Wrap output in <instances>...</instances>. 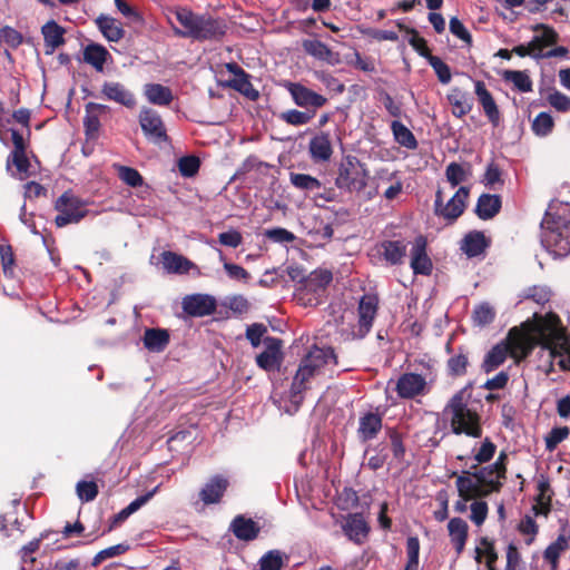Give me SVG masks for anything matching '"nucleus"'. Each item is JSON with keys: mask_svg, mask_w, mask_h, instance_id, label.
Instances as JSON below:
<instances>
[{"mask_svg": "<svg viewBox=\"0 0 570 570\" xmlns=\"http://www.w3.org/2000/svg\"><path fill=\"white\" fill-rule=\"evenodd\" d=\"M537 344L548 351L551 361L562 370L570 368V343L560 326L559 317L554 314L537 317L532 333L518 328L510 330L508 337L487 353L482 368L487 373L494 371L503 364L508 355L520 361L527 357Z\"/></svg>", "mask_w": 570, "mask_h": 570, "instance_id": "nucleus-1", "label": "nucleus"}, {"mask_svg": "<svg viewBox=\"0 0 570 570\" xmlns=\"http://www.w3.org/2000/svg\"><path fill=\"white\" fill-rule=\"evenodd\" d=\"M541 243L554 257L570 254V204L550 203L541 222Z\"/></svg>", "mask_w": 570, "mask_h": 570, "instance_id": "nucleus-2", "label": "nucleus"}, {"mask_svg": "<svg viewBox=\"0 0 570 570\" xmlns=\"http://www.w3.org/2000/svg\"><path fill=\"white\" fill-rule=\"evenodd\" d=\"M175 17L181 28L174 27L176 36L198 41L217 40L226 32L223 19L210 14H198L187 8H176Z\"/></svg>", "mask_w": 570, "mask_h": 570, "instance_id": "nucleus-3", "label": "nucleus"}, {"mask_svg": "<svg viewBox=\"0 0 570 570\" xmlns=\"http://www.w3.org/2000/svg\"><path fill=\"white\" fill-rule=\"evenodd\" d=\"M469 399L470 394L466 389L458 391L450 399L443 413L449 417L454 434L480 438L482 434L480 417L475 411L468 406Z\"/></svg>", "mask_w": 570, "mask_h": 570, "instance_id": "nucleus-4", "label": "nucleus"}, {"mask_svg": "<svg viewBox=\"0 0 570 570\" xmlns=\"http://www.w3.org/2000/svg\"><path fill=\"white\" fill-rule=\"evenodd\" d=\"M330 364H336V356L331 347H314L302 360L291 386V400L295 405L302 402V393L308 380L318 375Z\"/></svg>", "mask_w": 570, "mask_h": 570, "instance_id": "nucleus-5", "label": "nucleus"}, {"mask_svg": "<svg viewBox=\"0 0 570 570\" xmlns=\"http://www.w3.org/2000/svg\"><path fill=\"white\" fill-rule=\"evenodd\" d=\"M368 171L356 157H345L338 167L335 185L350 193L362 191L367 185Z\"/></svg>", "mask_w": 570, "mask_h": 570, "instance_id": "nucleus-6", "label": "nucleus"}, {"mask_svg": "<svg viewBox=\"0 0 570 570\" xmlns=\"http://www.w3.org/2000/svg\"><path fill=\"white\" fill-rule=\"evenodd\" d=\"M332 278L327 269L312 272L296 289L298 302L305 306L317 305Z\"/></svg>", "mask_w": 570, "mask_h": 570, "instance_id": "nucleus-7", "label": "nucleus"}, {"mask_svg": "<svg viewBox=\"0 0 570 570\" xmlns=\"http://www.w3.org/2000/svg\"><path fill=\"white\" fill-rule=\"evenodd\" d=\"M88 203L77 197L70 191L63 193L55 204L58 215L55 223L58 227H65L69 224H77L85 218L89 210L87 209Z\"/></svg>", "mask_w": 570, "mask_h": 570, "instance_id": "nucleus-8", "label": "nucleus"}, {"mask_svg": "<svg viewBox=\"0 0 570 570\" xmlns=\"http://www.w3.org/2000/svg\"><path fill=\"white\" fill-rule=\"evenodd\" d=\"M434 380L435 374L430 368L424 374L404 373L399 377L395 390L402 399H414L426 394Z\"/></svg>", "mask_w": 570, "mask_h": 570, "instance_id": "nucleus-9", "label": "nucleus"}, {"mask_svg": "<svg viewBox=\"0 0 570 570\" xmlns=\"http://www.w3.org/2000/svg\"><path fill=\"white\" fill-rule=\"evenodd\" d=\"M379 299L375 295L365 294L358 303V320L347 335L350 338H363L372 328L377 313Z\"/></svg>", "mask_w": 570, "mask_h": 570, "instance_id": "nucleus-10", "label": "nucleus"}, {"mask_svg": "<svg viewBox=\"0 0 570 570\" xmlns=\"http://www.w3.org/2000/svg\"><path fill=\"white\" fill-rule=\"evenodd\" d=\"M469 196L468 187H460L456 193L450 198L446 204H443V195L441 190L436 191L434 212L438 216L443 217L450 222L455 220L462 215L465 208V202Z\"/></svg>", "mask_w": 570, "mask_h": 570, "instance_id": "nucleus-11", "label": "nucleus"}, {"mask_svg": "<svg viewBox=\"0 0 570 570\" xmlns=\"http://www.w3.org/2000/svg\"><path fill=\"white\" fill-rule=\"evenodd\" d=\"M505 460L507 454L501 452L493 464L475 472V478L481 482L484 490H487V494L500 490L502 485L501 480L505 478Z\"/></svg>", "mask_w": 570, "mask_h": 570, "instance_id": "nucleus-12", "label": "nucleus"}, {"mask_svg": "<svg viewBox=\"0 0 570 570\" xmlns=\"http://www.w3.org/2000/svg\"><path fill=\"white\" fill-rule=\"evenodd\" d=\"M139 122L145 136L156 144L167 141L166 130L160 116L151 109H142Z\"/></svg>", "mask_w": 570, "mask_h": 570, "instance_id": "nucleus-13", "label": "nucleus"}, {"mask_svg": "<svg viewBox=\"0 0 570 570\" xmlns=\"http://www.w3.org/2000/svg\"><path fill=\"white\" fill-rule=\"evenodd\" d=\"M291 184L306 194H314L315 199H323L324 202H332L334 199V191L327 190L320 193L322 189V183L316 178L307 174L291 173Z\"/></svg>", "mask_w": 570, "mask_h": 570, "instance_id": "nucleus-14", "label": "nucleus"}, {"mask_svg": "<svg viewBox=\"0 0 570 570\" xmlns=\"http://www.w3.org/2000/svg\"><path fill=\"white\" fill-rule=\"evenodd\" d=\"M286 89L291 94L294 102L302 108H321L327 102L324 96L297 82H288Z\"/></svg>", "mask_w": 570, "mask_h": 570, "instance_id": "nucleus-15", "label": "nucleus"}, {"mask_svg": "<svg viewBox=\"0 0 570 570\" xmlns=\"http://www.w3.org/2000/svg\"><path fill=\"white\" fill-rule=\"evenodd\" d=\"M183 311L190 316H206L216 308V299L208 294H191L183 298Z\"/></svg>", "mask_w": 570, "mask_h": 570, "instance_id": "nucleus-16", "label": "nucleus"}, {"mask_svg": "<svg viewBox=\"0 0 570 570\" xmlns=\"http://www.w3.org/2000/svg\"><path fill=\"white\" fill-rule=\"evenodd\" d=\"M308 154L315 164L327 163L333 155L331 135L325 131L315 134L308 142Z\"/></svg>", "mask_w": 570, "mask_h": 570, "instance_id": "nucleus-17", "label": "nucleus"}, {"mask_svg": "<svg viewBox=\"0 0 570 570\" xmlns=\"http://www.w3.org/2000/svg\"><path fill=\"white\" fill-rule=\"evenodd\" d=\"M426 239L419 236L412 244L411 248V268L414 274L430 275L432 272V261L426 253Z\"/></svg>", "mask_w": 570, "mask_h": 570, "instance_id": "nucleus-18", "label": "nucleus"}, {"mask_svg": "<svg viewBox=\"0 0 570 570\" xmlns=\"http://www.w3.org/2000/svg\"><path fill=\"white\" fill-rule=\"evenodd\" d=\"M264 343L266 348L256 356V363L265 371H274L282 363L281 341L275 337H266Z\"/></svg>", "mask_w": 570, "mask_h": 570, "instance_id": "nucleus-19", "label": "nucleus"}, {"mask_svg": "<svg viewBox=\"0 0 570 570\" xmlns=\"http://www.w3.org/2000/svg\"><path fill=\"white\" fill-rule=\"evenodd\" d=\"M161 264L169 274H187L189 271H195L197 275H200L199 268L191 261L170 250L161 254Z\"/></svg>", "mask_w": 570, "mask_h": 570, "instance_id": "nucleus-20", "label": "nucleus"}, {"mask_svg": "<svg viewBox=\"0 0 570 570\" xmlns=\"http://www.w3.org/2000/svg\"><path fill=\"white\" fill-rule=\"evenodd\" d=\"M458 493L460 498L472 500L480 497H485L487 490L482 487L481 482L475 478V473L463 472L455 481Z\"/></svg>", "mask_w": 570, "mask_h": 570, "instance_id": "nucleus-21", "label": "nucleus"}, {"mask_svg": "<svg viewBox=\"0 0 570 570\" xmlns=\"http://www.w3.org/2000/svg\"><path fill=\"white\" fill-rule=\"evenodd\" d=\"M474 92L489 121L497 127L500 124L501 115L491 92L487 89L485 83L480 80L475 81Z\"/></svg>", "mask_w": 570, "mask_h": 570, "instance_id": "nucleus-22", "label": "nucleus"}, {"mask_svg": "<svg viewBox=\"0 0 570 570\" xmlns=\"http://www.w3.org/2000/svg\"><path fill=\"white\" fill-rule=\"evenodd\" d=\"M101 94L108 100L115 101L127 108H134L136 105L135 96L125 85L117 81H106L102 85Z\"/></svg>", "mask_w": 570, "mask_h": 570, "instance_id": "nucleus-23", "label": "nucleus"}, {"mask_svg": "<svg viewBox=\"0 0 570 570\" xmlns=\"http://www.w3.org/2000/svg\"><path fill=\"white\" fill-rule=\"evenodd\" d=\"M228 487V480L223 475L213 476L202 489L200 500L205 504L218 503Z\"/></svg>", "mask_w": 570, "mask_h": 570, "instance_id": "nucleus-24", "label": "nucleus"}, {"mask_svg": "<svg viewBox=\"0 0 570 570\" xmlns=\"http://www.w3.org/2000/svg\"><path fill=\"white\" fill-rule=\"evenodd\" d=\"M65 29L55 20H50L42 26L41 33L43 36L47 55L53 53L57 48L65 43Z\"/></svg>", "mask_w": 570, "mask_h": 570, "instance_id": "nucleus-25", "label": "nucleus"}, {"mask_svg": "<svg viewBox=\"0 0 570 570\" xmlns=\"http://www.w3.org/2000/svg\"><path fill=\"white\" fill-rule=\"evenodd\" d=\"M448 532L451 543L456 553L460 554L464 550L468 540L469 525L466 521L461 518H452L448 523Z\"/></svg>", "mask_w": 570, "mask_h": 570, "instance_id": "nucleus-26", "label": "nucleus"}, {"mask_svg": "<svg viewBox=\"0 0 570 570\" xmlns=\"http://www.w3.org/2000/svg\"><path fill=\"white\" fill-rule=\"evenodd\" d=\"M230 529L235 537L243 541L254 540L259 533V525L253 519L243 515H237L233 520Z\"/></svg>", "mask_w": 570, "mask_h": 570, "instance_id": "nucleus-27", "label": "nucleus"}, {"mask_svg": "<svg viewBox=\"0 0 570 570\" xmlns=\"http://www.w3.org/2000/svg\"><path fill=\"white\" fill-rule=\"evenodd\" d=\"M343 531L354 542H361L368 532V525L360 513L350 514L343 524Z\"/></svg>", "mask_w": 570, "mask_h": 570, "instance_id": "nucleus-28", "label": "nucleus"}, {"mask_svg": "<svg viewBox=\"0 0 570 570\" xmlns=\"http://www.w3.org/2000/svg\"><path fill=\"white\" fill-rule=\"evenodd\" d=\"M382 429V417L377 413L368 412L360 417L358 436L363 441L372 440Z\"/></svg>", "mask_w": 570, "mask_h": 570, "instance_id": "nucleus-29", "label": "nucleus"}, {"mask_svg": "<svg viewBox=\"0 0 570 570\" xmlns=\"http://www.w3.org/2000/svg\"><path fill=\"white\" fill-rule=\"evenodd\" d=\"M95 22L107 40L111 42H118L120 39H122L125 30L122 29L121 23L118 22L115 18L100 14Z\"/></svg>", "mask_w": 570, "mask_h": 570, "instance_id": "nucleus-30", "label": "nucleus"}, {"mask_svg": "<svg viewBox=\"0 0 570 570\" xmlns=\"http://www.w3.org/2000/svg\"><path fill=\"white\" fill-rule=\"evenodd\" d=\"M144 346L150 352H163L169 343V333L164 328H147L142 337Z\"/></svg>", "mask_w": 570, "mask_h": 570, "instance_id": "nucleus-31", "label": "nucleus"}, {"mask_svg": "<svg viewBox=\"0 0 570 570\" xmlns=\"http://www.w3.org/2000/svg\"><path fill=\"white\" fill-rule=\"evenodd\" d=\"M501 208V199L498 195L482 194L476 203L475 213L481 219L494 217Z\"/></svg>", "mask_w": 570, "mask_h": 570, "instance_id": "nucleus-32", "label": "nucleus"}, {"mask_svg": "<svg viewBox=\"0 0 570 570\" xmlns=\"http://www.w3.org/2000/svg\"><path fill=\"white\" fill-rule=\"evenodd\" d=\"M448 100L452 106V114L456 118H462L472 110V102L468 94L459 88H453L448 94Z\"/></svg>", "mask_w": 570, "mask_h": 570, "instance_id": "nucleus-33", "label": "nucleus"}, {"mask_svg": "<svg viewBox=\"0 0 570 570\" xmlns=\"http://www.w3.org/2000/svg\"><path fill=\"white\" fill-rule=\"evenodd\" d=\"M110 57L108 50L98 43H90L83 50V60L101 72L107 59Z\"/></svg>", "mask_w": 570, "mask_h": 570, "instance_id": "nucleus-34", "label": "nucleus"}, {"mask_svg": "<svg viewBox=\"0 0 570 570\" xmlns=\"http://www.w3.org/2000/svg\"><path fill=\"white\" fill-rule=\"evenodd\" d=\"M144 94L150 104L158 106H167L174 98L171 90L160 83H147Z\"/></svg>", "mask_w": 570, "mask_h": 570, "instance_id": "nucleus-35", "label": "nucleus"}, {"mask_svg": "<svg viewBox=\"0 0 570 570\" xmlns=\"http://www.w3.org/2000/svg\"><path fill=\"white\" fill-rule=\"evenodd\" d=\"M382 255L391 265L402 264L406 255V244L402 240H385L381 245Z\"/></svg>", "mask_w": 570, "mask_h": 570, "instance_id": "nucleus-36", "label": "nucleus"}, {"mask_svg": "<svg viewBox=\"0 0 570 570\" xmlns=\"http://www.w3.org/2000/svg\"><path fill=\"white\" fill-rule=\"evenodd\" d=\"M488 246L487 239L481 232H471L462 240L461 249L469 256L475 257L482 254Z\"/></svg>", "mask_w": 570, "mask_h": 570, "instance_id": "nucleus-37", "label": "nucleus"}, {"mask_svg": "<svg viewBox=\"0 0 570 570\" xmlns=\"http://www.w3.org/2000/svg\"><path fill=\"white\" fill-rule=\"evenodd\" d=\"M391 130H392L395 141L399 145H401L407 149H411V150H413L417 147V140H416L415 136L401 121H399V120L392 121Z\"/></svg>", "mask_w": 570, "mask_h": 570, "instance_id": "nucleus-38", "label": "nucleus"}, {"mask_svg": "<svg viewBox=\"0 0 570 570\" xmlns=\"http://www.w3.org/2000/svg\"><path fill=\"white\" fill-rule=\"evenodd\" d=\"M502 79L513 85L514 89L520 92L532 91V80L527 71L522 70H504Z\"/></svg>", "mask_w": 570, "mask_h": 570, "instance_id": "nucleus-39", "label": "nucleus"}, {"mask_svg": "<svg viewBox=\"0 0 570 570\" xmlns=\"http://www.w3.org/2000/svg\"><path fill=\"white\" fill-rule=\"evenodd\" d=\"M158 487L154 488L148 493L138 497L132 502H130L126 508H124L121 511H119L112 520V524L120 523L125 521L127 518H129L132 513L138 511L141 507H144L157 492Z\"/></svg>", "mask_w": 570, "mask_h": 570, "instance_id": "nucleus-40", "label": "nucleus"}, {"mask_svg": "<svg viewBox=\"0 0 570 570\" xmlns=\"http://www.w3.org/2000/svg\"><path fill=\"white\" fill-rule=\"evenodd\" d=\"M304 50L312 57L327 61V62H334V53L333 51L322 41L313 39V40H305L303 42Z\"/></svg>", "mask_w": 570, "mask_h": 570, "instance_id": "nucleus-41", "label": "nucleus"}, {"mask_svg": "<svg viewBox=\"0 0 570 570\" xmlns=\"http://www.w3.org/2000/svg\"><path fill=\"white\" fill-rule=\"evenodd\" d=\"M569 547L568 539L561 534L544 550L543 558L551 564V570H557L558 560Z\"/></svg>", "mask_w": 570, "mask_h": 570, "instance_id": "nucleus-42", "label": "nucleus"}, {"mask_svg": "<svg viewBox=\"0 0 570 570\" xmlns=\"http://www.w3.org/2000/svg\"><path fill=\"white\" fill-rule=\"evenodd\" d=\"M445 176L451 186L455 187L469 179L471 176V166L469 164L461 165L458 163H450L446 166Z\"/></svg>", "mask_w": 570, "mask_h": 570, "instance_id": "nucleus-43", "label": "nucleus"}, {"mask_svg": "<svg viewBox=\"0 0 570 570\" xmlns=\"http://www.w3.org/2000/svg\"><path fill=\"white\" fill-rule=\"evenodd\" d=\"M518 530L521 534L527 537L524 540L525 544L531 546L535 540L539 527L533 517L527 514L520 520Z\"/></svg>", "mask_w": 570, "mask_h": 570, "instance_id": "nucleus-44", "label": "nucleus"}, {"mask_svg": "<svg viewBox=\"0 0 570 570\" xmlns=\"http://www.w3.org/2000/svg\"><path fill=\"white\" fill-rule=\"evenodd\" d=\"M106 107L104 105L89 102L86 106V116L83 118V125L86 127L87 134H95L98 131L100 121L99 118L94 115L95 110H104Z\"/></svg>", "mask_w": 570, "mask_h": 570, "instance_id": "nucleus-45", "label": "nucleus"}, {"mask_svg": "<svg viewBox=\"0 0 570 570\" xmlns=\"http://www.w3.org/2000/svg\"><path fill=\"white\" fill-rule=\"evenodd\" d=\"M119 178L130 187H139L144 184L142 176L132 167L116 166Z\"/></svg>", "mask_w": 570, "mask_h": 570, "instance_id": "nucleus-46", "label": "nucleus"}, {"mask_svg": "<svg viewBox=\"0 0 570 570\" xmlns=\"http://www.w3.org/2000/svg\"><path fill=\"white\" fill-rule=\"evenodd\" d=\"M283 564V553L278 550L266 552L259 560L261 570H281Z\"/></svg>", "mask_w": 570, "mask_h": 570, "instance_id": "nucleus-47", "label": "nucleus"}, {"mask_svg": "<svg viewBox=\"0 0 570 570\" xmlns=\"http://www.w3.org/2000/svg\"><path fill=\"white\" fill-rule=\"evenodd\" d=\"M314 115H315L314 112H309V111H299L296 109H291V110L284 111L281 115V118L289 125L302 126V125L308 124L311 121V119L314 117Z\"/></svg>", "mask_w": 570, "mask_h": 570, "instance_id": "nucleus-48", "label": "nucleus"}, {"mask_svg": "<svg viewBox=\"0 0 570 570\" xmlns=\"http://www.w3.org/2000/svg\"><path fill=\"white\" fill-rule=\"evenodd\" d=\"M553 128V119L547 112H540L532 122V130L538 136H547Z\"/></svg>", "mask_w": 570, "mask_h": 570, "instance_id": "nucleus-49", "label": "nucleus"}, {"mask_svg": "<svg viewBox=\"0 0 570 570\" xmlns=\"http://www.w3.org/2000/svg\"><path fill=\"white\" fill-rule=\"evenodd\" d=\"M494 309L488 303L478 305L473 311L474 323L481 326L490 324L494 320Z\"/></svg>", "mask_w": 570, "mask_h": 570, "instance_id": "nucleus-50", "label": "nucleus"}, {"mask_svg": "<svg viewBox=\"0 0 570 570\" xmlns=\"http://www.w3.org/2000/svg\"><path fill=\"white\" fill-rule=\"evenodd\" d=\"M570 434L568 426L553 428L550 433L546 436V448L549 451H553L559 443L564 441Z\"/></svg>", "mask_w": 570, "mask_h": 570, "instance_id": "nucleus-51", "label": "nucleus"}, {"mask_svg": "<svg viewBox=\"0 0 570 570\" xmlns=\"http://www.w3.org/2000/svg\"><path fill=\"white\" fill-rule=\"evenodd\" d=\"M220 259L224 262L223 267L229 278L244 283H247L249 281L250 275L244 267L237 264L225 262L222 254Z\"/></svg>", "mask_w": 570, "mask_h": 570, "instance_id": "nucleus-52", "label": "nucleus"}, {"mask_svg": "<svg viewBox=\"0 0 570 570\" xmlns=\"http://www.w3.org/2000/svg\"><path fill=\"white\" fill-rule=\"evenodd\" d=\"M199 166V159L195 156H185L178 160V169L184 177H193L196 175Z\"/></svg>", "mask_w": 570, "mask_h": 570, "instance_id": "nucleus-53", "label": "nucleus"}, {"mask_svg": "<svg viewBox=\"0 0 570 570\" xmlns=\"http://www.w3.org/2000/svg\"><path fill=\"white\" fill-rule=\"evenodd\" d=\"M468 364V355L464 353H459L449 358L448 368L452 375L460 376L465 374Z\"/></svg>", "mask_w": 570, "mask_h": 570, "instance_id": "nucleus-54", "label": "nucleus"}, {"mask_svg": "<svg viewBox=\"0 0 570 570\" xmlns=\"http://www.w3.org/2000/svg\"><path fill=\"white\" fill-rule=\"evenodd\" d=\"M76 490L82 502H90L98 495V487L95 482L80 481L77 483Z\"/></svg>", "mask_w": 570, "mask_h": 570, "instance_id": "nucleus-55", "label": "nucleus"}, {"mask_svg": "<svg viewBox=\"0 0 570 570\" xmlns=\"http://www.w3.org/2000/svg\"><path fill=\"white\" fill-rule=\"evenodd\" d=\"M525 297L543 305L550 301L551 289L548 286L534 285L527 291Z\"/></svg>", "mask_w": 570, "mask_h": 570, "instance_id": "nucleus-56", "label": "nucleus"}, {"mask_svg": "<svg viewBox=\"0 0 570 570\" xmlns=\"http://www.w3.org/2000/svg\"><path fill=\"white\" fill-rule=\"evenodd\" d=\"M265 236L274 243L287 244L295 239V235L282 227L271 228L265 230Z\"/></svg>", "mask_w": 570, "mask_h": 570, "instance_id": "nucleus-57", "label": "nucleus"}, {"mask_svg": "<svg viewBox=\"0 0 570 570\" xmlns=\"http://www.w3.org/2000/svg\"><path fill=\"white\" fill-rule=\"evenodd\" d=\"M430 65L435 71L440 82L449 83L451 81V71L449 66L443 62L439 57L431 56Z\"/></svg>", "mask_w": 570, "mask_h": 570, "instance_id": "nucleus-58", "label": "nucleus"}, {"mask_svg": "<svg viewBox=\"0 0 570 570\" xmlns=\"http://www.w3.org/2000/svg\"><path fill=\"white\" fill-rule=\"evenodd\" d=\"M22 36L20 32H18L16 29L6 26L0 29V41L4 42L6 45L17 48L22 43Z\"/></svg>", "mask_w": 570, "mask_h": 570, "instance_id": "nucleus-59", "label": "nucleus"}, {"mask_svg": "<svg viewBox=\"0 0 570 570\" xmlns=\"http://www.w3.org/2000/svg\"><path fill=\"white\" fill-rule=\"evenodd\" d=\"M470 520L478 527L483 524L488 515V504L484 501H474L471 507Z\"/></svg>", "mask_w": 570, "mask_h": 570, "instance_id": "nucleus-60", "label": "nucleus"}, {"mask_svg": "<svg viewBox=\"0 0 570 570\" xmlns=\"http://www.w3.org/2000/svg\"><path fill=\"white\" fill-rule=\"evenodd\" d=\"M232 87L244 94L247 97L255 99L258 94L253 89L252 83L249 82L247 75L244 72L242 76H237L230 82Z\"/></svg>", "mask_w": 570, "mask_h": 570, "instance_id": "nucleus-61", "label": "nucleus"}, {"mask_svg": "<svg viewBox=\"0 0 570 570\" xmlns=\"http://www.w3.org/2000/svg\"><path fill=\"white\" fill-rule=\"evenodd\" d=\"M548 102L558 111H569L570 110V97L560 92L553 91L548 96Z\"/></svg>", "mask_w": 570, "mask_h": 570, "instance_id": "nucleus-62", "label": "nucleus"}, {"mask_svg": "<svg viewBox=\"0 0 570 570\" xmlns=\"http://www.w3.org/2000/svg\"><path fill=\"white\" fill-rule=\"evenodd\" d=\"M218 242L226 247L236 248L243 242V236L237 229H229L218 235Z\"/></svg>", "mask_w": 570, "mask_h": 570, "instance_id": "nucleus-63", "label": "nucleus"}, {"mask_svg": "<svg viewBox=\"0 0 570 570\" xmlns=\"http://www.w3.org/2000/svg\"><path fill=\"white\" fill-rule=\"evenodd\" d=\"M507 569L508 570H522L523 562L518 548L510 543L507 548Z\"/></svg>", "mask_w": 570, "mask_h": 570, "instance_id": "nucleus-64", "label": "nucleus"}]
</instances>
